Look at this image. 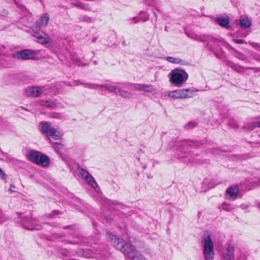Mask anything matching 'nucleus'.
<instances>
[{"instance_id":"f257e3e1","label":"nucleus","mask_w":260,"mask_h":260,"mask_svg":"<svg viewBox=\"0 0 260 260\" xmlns=\"http://www.w3.org/2000/svg\"><path fill=\"white\" fill-rule=\"evenodd\" d=\"M109 238L113 246L121 251L125 255H127L128 258L132 260H145L144 257L136 250L134 246L126 243L122 239L111 234L109 235Z\"/></svg>"},{"instance_id":"f03ea898","label":"nucleus","mask_w":260,"mask_h":260,"mask_svg":"<svg viewBox=\"0 0 260 260\" xmlns=\"http://www.w3.org/2000/svg\"><path fill=\"white\" fill-rule=\"evenodd\" d=\"M27 158L30 161L43 167L48 166L50 164L49 158L46 155L35 150L27 153Z\"/></svg>"},{"instance_id":"7ed1b4c3","label":"nucleus","mask_w":260,"mask_h":260,"mask_svg":"<svg viewBox=\"0 0 260 260\" xmlns=\"http://www.w3.org/2000/svg\"><path fill=\"white\" fill-rule=\"evenodd\" d=\"M170 81L178 86H181L188 78V74L184 71L177 68L169 74Z\"/></svg>"},{"instance_id":"20e7f679","label":"nucleus","mask_w":260,"mask_h":260,"mask_svg":"<svg viewBox=\"0 0 260 260\" xmlns=\"http://www.w3.org/2000/svg\"><path fill=\"white\" fill-rule=\"evenodd\" d=\"M203 254L205 260H213L214 258V246L211 237L207 236L202 238Z\"/></svg>"},{"instance_id":"39448f33","label":"nucleus","mask_w":260,"mask_h":260,"mask_svg":"<svg viewBox=\"0 0 260 260\" xmlns=\"http://www.w3.org/2000/svg\"><path fill=\"white\" fill-rule=\"evenodd\" d=\"M20 223L21 226L27 230H40L42 229L41 225L37 223V220L31 217L23 216L21 217Z\"/></svg>"},{"instance_id":"423d86ee","label":"nucleus","mask_w":260,"mask_h":260,"mask_svg":"<svg viewBox=\"0 0 260 260\" xmlns=\"http://www.w3.org/2000/svg\"><path fill=\"white\" fill-rule=\"evenodd\" d=\"M41 133L46 135V137H51L54 140L61 139V135L56 128L52 127L49 123L44 122L42 124Z\"/></svg>"},{"instance_id":"0eeeda50","label":"nucleus","mask_w":260,"mask_h":260,"mask_svg":"<svg viewBox=\"0 0 260 260\" xmlns=\"http://www.w3.org/2000/svg\"><path fill=\"white\" fill-rule=\"evenodd\" d=\"M36 55V52L35 51L26 49L13 53L12 56L18 59L27 60L34 58Z\"/></svg>"},{"instance_id":"6e6552de","label":"nucleus","mask_w":260,"mask_h":260,"mask_svg":"<svg viewBox=\"0 0 260 260\" xmlns=\"http://www.w3.org/2000/svg\"><path fill=\"white\" fill-rule=\"evenodd\" d=\"M80 169L81 170V175L84 178V180L87 183L88 185L94 189L99 188V185L92 176L86 170L82 168Z\"/></svg>"},{"instance_id":"1a4fd4ad","label":"nucleus","mask_w":260,"mask_h":260,"mask_svg":"<svg viewBox=\"0 0 260 260\" xmlns=\"http://www.w3.org/2000/svg\"><path fill=\"white\" fill-rule=\"evenodd\" d=\"M214 20L221 27L226 29L230 28V18L228 15L224 14L222 16L215 17Z\"/></svg>"},{"instance_id":"9d476101","label":"nucleus","mask_w":260,"mask_h":260,"mask_svg":"<svg viewBox=\"0 0 260 260\" xmlns=\"http://www.w3.org/2000/svg\"><path fill=\"white\" fill-rule=\"evenodd\" d=\"M42 89L39 87L30 86L25 90V94L28 96L36 98L39 96L42 93Z\"/></svg>"},{"instance_id":"9b49d317","label":"nucleus","mask_w":260,"mask_h":260,"mask_svg":"<svg viewBox=\"0 0 260 260\" xmlns=\"http://www.w3.org/2000/svg\"><path fill=\"white\" fill-rule=\"evenodd\" d=\"M239 193V189L237 186H231L226 190V198L231 200H235Z\"/></svg>"},{"instance_id":"f8f14e48","label":"nucleus","mask_w":260,"mask_h":260,"mask_svg":"<svg viewBox=\"0 0 260 260\" xmlns=\"http://www.w3.org/2000/svg\"><path fill=\"white\" fill-rule=\"evenodd\" d=\"M34 36L37 39V41L42 44L46 45L51 42V39L46 34L35 32Z\"/></svg>"},{"instance_id":"ddd939ff","label":"nucleus","mask_w":260,"mask_h":260,"mask_svg":"<svg viewBox=\"0 0 260 260\" xmlns=\"http://www.w3.org/2000/svg\"><path fill=\"white\" fill-rule=\"evenodd\" d=\"M234 247L231 245H228L224 250L222 254L223 260H234Z\"/></svg>"},{"instance_id":"4468645a","label":"nucleus","mask_w":260,"mask_h":260,"mask_svg":"<svg viewBox=\"0 0 260 260\" xmlns=\"http://www.w3.org/2000/svg\"><path fill=\"white\" fill-rule=\"evenodd\" d=\"M229 66L233 68L235 71L238 73H241L242 70H254L255 72H260V68H255V67H244L242 66H239L237 64H235L233 62H230Z\"/></svg>"},{"instance_id":"2eb2a0df","label":"nucleus","mask_w":260,"mask_h":260,"mask_svg":"<svg viewBox=\"0 0 260 260\" xmlns=\"http://www.w3.org/2000/svg\"><path fill=\"white\" fill-rule=\"evenodd\" d=\"M197 90L192 88L191 89H183L178 90L180 99H187L192 97L193 95V92Z\"/></svg>"},{"instance_id":"dca6fc26","label":"nucleus","mask_w":260,"mask_h":260,"mask_svg":"<svg viewBox=\"0 0 260 260\" xmlns=\"http://www.w3.org/2000/svg\"><path fill=\"white\" fill-rule=\"evenodd\" d=\"M49 19V15L48 13H45L36 22L35 25L39 28L45 26L47 25Z\"/></svg>"},{"instance_id":"f3484780","label":"nucleus","mask_w":260,"mask_h":260,"mask_svg":"<svg viewBox=\"0 0 260 260\" xmlns=\"http://www.w3.org/2000/svg\"><path fill=\"white\" fill-rule=\"evenodd\" d=\"M201 145V143L199 141H194L192 140H184L181 142L180 146V147H182V150H181V148H180V151L181 152H185L184 150V148L186 146H189L190 147H198Z\"/></svg>"},{"instance_id":"a211bd4d","label":"nucleus","mask_w":260,"mask_h":260,"mask_svg":"<svg viewBox=\"0 0 260 260\" xmlns=\"http://www.w3.org/2000/svg\"><path fill=\"white\" fill-rule=\"evenodd\" d=\"M209 47V50L211 51L214 55L218 58H222L224 56V52L222 48L215 49L209 44L207 45Z\"/></svg>"},{"instance_id":"6ab92c4d","label":"nucleus","mask_w":260,"mask_h":260,"mask_svg":"<svg viewBox=\"0 0 260 260\" xmlns=\"http://www.w3.org/2000/svg\"><path fill=\"white\" fill-rule=\"evenodd\" d=\"M185 33L189 38L196 41H200L201 42H203L205 41L204 38L203 37V35H199L193 32L188 31L187 30L185 31Z\"/></svg>"},{"instance_id":"aec40b11","label":"nucleus","mask_w":260,"mask_h":260,"mask_svg":"<svg viewBox=\"0 0 260 260\" xmlns=\"http://www.w3.org/2000/svg\"><path fill=\"white\" fill-rule=\"evenodd\" d=\"M101 88H105L109 92L114 93L116 94H118V91L120 89L118 87L109 84H102Z\"/></svg>"},{"instance_id":"412c9836","label":"nucleus","mask_w":260,"mask_h":260,"mask_svg":"<svg viewBox=\"0 0 260 260\" xmlns=\"http://www.w3.org/2000/svg\"><path fill=\"white\" fill-rule=\"evenodd\" d=\"M239 21L238 24L242 28H247L251 25V21L247 18H241Z\"/></svg>"},{"instance_id":"4be33fe9","label":"nucleus","mask_w":260,"mask_h":260,"mask_svg":"<svg viewBox=\"0 0 260 260\" xmlns=\"http://www.w3.org/2000/svg\"><path fill=\"white\" fill-rule=\"evenodd\" d=\"M119 83L122 84L123 87H128L129 86H132L134 88V90H136L138 91L142 90L141 88H142V84L132 83L129 82H123Z\"/></svg>"},{"instance_id":"5701e85b","label":"nucleus","mask_w":260,"mask_h":260,"mask_svg":"<svg viewBox=\"0 0 260 260\" xmlns=\"http://www.w3.org/2000/svg\"><path fill=\"white\" fill-rule=\"evenodd\" d=\"M167 61L169 62L179 64H186V62L179 58H175L173 57L168 56L166 58Z\"/></svg>"},{"instance_id":"b1692460","label":"nucleus","mask_w":260,"mask_h":260,"mask_svg":"<svg viewBox=\"0 0 260 260\" xmlns=\"http://www.w3.org/2000/svg\"><path fill=\"white\" fill-rule=\"evenodd\" d=\"M15 4L17 6V7L24 13V15L25 16L31 17V14L29 11L28 10H27L24 6L23 5L20 4L19 3L15 1Z\"/></svg>"},{"instance_id":"393cba45","label":"nucleus","mask_w":260,"mask_h":260,"mask_svg":"<svg viewBox=\"0 0 260 260\" xmlns=\"http://www.w3.org/2000/svg\"><path fill=\"white\" fill-rule=\"evenodd\" d=\"M118 95L124 98L130 99L132 96V93L127 91L120 89L118 91Z\"/></svg>"},{"instance_id":"a878e982","label":"nucleus","mask_w":260,"mask_h":260,"mask_svg":"<svg viewBox=\"0 0 260 260\" xmlns=\"http://www.w3.org/2000/svg\"><path fill=\"white\" fill-rule=\"evenodd\" d=\"M78 20L79 22H85L87 23H91L93 21L92 18L86 16V15H80L78 18Z\"/></svg>"},{"instance_id":"bb28decb","label":"nucleus","mask_w":260,"mask_h":260,"mask_svg":"<svg viewBox=\"0 0 260 260\" xmlns=\"http://www.w3.org/2000/svg\"><path fill=\"white\" fill-rule=\"evenodd\" d=\"M81 84L83 85L86 88L93 89H96L98 87H101V86H102V84H96L90 83H81Z\"/></svg>"},{"instance_id":"cd10ccee","label":"nucleus","mask_w":260,"mask_h":260,"mask_svg":"<svg viewBox=\"0 0 260 260\" xmlns=\"http://www.w3.org/2000/svg\"><path fill=\"white\" fill-rule=\"evenodd\" d=\"M72 5L83 10H88V5H85L82 2L78 1H76L74 3H72Z\"/></svg>"},{"instance_id":"c85d7f7f","label":"nucleus","mask_w":260,"mask_h":260,"mask_svg":"<svg viewBox=\"0 0 260 260\" xmlns=\"http://www.w3.org/2000/svg\"><path fill=\"white\" fill-rule=\"evenodd\" d=\"M219 208L222 209L225 211H230L232 209H233L234 208V207L230 204H228L225 203H223L219 207Z\"/></svg>"},{"instance_id":"c756f323","label":"nucleus","mask_w":260,"mask_h":260,"mask_svg":"<svg viewBox=\"0 0 260 260\" xmlns=\"http://www.w3.org/2000/svg\"><path fill=\"white\" fill-rule=\"evenodd\" d=\"M141 89L142 90L148 92H152L154 91V89L151 85L142 84Z\"/></svg>"},{"instance_id":"7c9ffc66","label":"nucleus","mask_w":260,"mask_h":260,"mask_svg":"<svg viewBox=\"0 0 260 260\" xmlns=\"http://www.w3.org/2000/svg\"><path fill=\"white\" fill-rule=\"evenodd\" d=\"M235 54L234 55V56L236 58L242 60H246V57L244 54L237 50H235Z\"/></svg>"},{"instance_id":"2f4dec72","label":"nucleus","mask_w":260,"mask_h":260,"mask_svg":"<svg viewBox=\"0 0 260 260\" xmlns=\"http://www.w3.org/2000/svg\"><path fill=\"white\" fill-rule=\"evenodd\" d=\"M203 37L204 38V39L205 40L204 42L210 41V42L215 43L217 41V39L211 36L203 35Z\"/></svg>"},{"instance_id":"473e14b6","label":"nucleus","mask_w":260,"mask_h":260,"mask_svg":"<svg viewBox=\"0 0 260 260\" xmlns=\"http://www.w3.org/2000/svg\"><path fill=\"white\" fill-rule=\"evenodd\" d=\"M168 95L169 97L173 99H180L178 90L171 91L169 93Z\"/></svg>"},{"instance_id":"72a5a7b5","label":"nucleus","mask_w":260,"mask_h":260,"mask_svg":"<svg viewBox=\"0 0 260 260\" xmlns=\"http://www.w3.org/2000/svg\"><path fill=\"white\" fill-rule=\"evenodd\" d=\"M256 121H253L251 122H249L247 123L245 126L244 128H247L248 130L252 131L254 128L257 127L256 126L254 125L253 123H255Z\"/></svg>"},{"instance_id":"f704fd0d","label":"nucleus","mask_w":260,"mask_h":260,"mask_svg":"<svg viewBox=\"0 0 260 260\" xmlns=\"http://www.w3.org/2000/svg\"><path fill=\"white\" fill-rule=\"evenodd\" d=\"M197 125V123L194 122H189L185 126V128L187 130L191 129Z\"/></svg>"},{"instance_id":"c9c22d12","label":"nucleus","mask_w":260,"mask_h":260,"mask_svg":"<svg viewBox=\"0 0 260 260\" xmlns=\"http://www.w3.org/2000/svg\"><path fill=\"white\" fill-rule=\"evenodd\" d=\"M52 146L55 150L57 151L62 147L63 145L60 143L54 142L52 144Z\"/></svg>"},{"instance_id":"e433bc0d","label":"nucleus","mask_w":260,"mask_h":260,"mask_svg":"<svg viewBox=\"0 0 260 260\" xmlns=\"http://www.w3.org/2000/svg\"><path fill=\"white\" fill-rule=\"evenodd\" d=\"M250 58L260 61V56L255 53H252L250 55Z\"/></svg>"},{"instance_id":"4c0bfd02","label":"nucleus","mask_w":260,"mask_h":260,"mask_svg":"<svg viewBox=\"0 0 260 260\" xmlns=\"http://www.w3.org/2000/svg\"><path fill=\"white\" fill-rule=\"evenodd\" d=\"M249 44L253 48L260 51V44L253 42H249Z\"/></svg>"},{"instance_id":"58836bf2","label":"nucleus","mask_w":260,"mask_h":260,"mask_svg":"<svg viewBox=\"0 0 260 260\" xmlns=\"http://www.w3.org/2000/svg\"><path fill=\"white\" fill-rule=\"evenodd\" d=\"M7 220V218L4 215L3 212L0 210V223L3 222Z\"/></svg>"},{"instance_id":"ea45409f","label":"nucleus","mask_w":260,"mask_h":260,"mask_svg":"<svg viewBox=\"0 0 260 260\" xmlns=\"http://www.w3.org/2000/svg\"><path fill=\"white\" fill-rule=\"evenodd\" d=\"M233 41L236 44H246V42L244 40L242 39H234Z\"/></svg>"},{"instance_id":"a19ab883","label":"nucleus","mask_w":260,"mask_h":260,"mask_svg":"<svg viewBox=\"0 0 260 260\" xmlns=\"http://www.w3.org/2000/svg\"><path fill=\"white\" fill-rule=\"evenodd\" d=\"M46 103L47 104V106H48L49 107H54L55 105V103L53 102H51V101H46Z\"/></svg>"},{"instance_id":"79ce46f5","label":"nucleus","mask_w":260,"mask_h":260,"mask_svg":"<svg viewBox=\"0 0 260 260\" xmlns=\"http://www.w3.org/2000/svg\"><path fill=\"white\" fill-rule=\"evenodd\" d=\"M0 177L3 179H5L6 178V175L3 172L2 169L0 168Z\"/></svg>"},{"instance_id":"37998d69","label":"nucleus","mask_w":260,"mask_h":260,"mask_svg":"<svg viewBox=\"0 0 260 260\" xmlns=\"http://www.w3.org/2000/svg\"><path fill=\"white\" fill-rule=\"evenodd\" d=\"M140 19L143 21H146L149 19V16L148 15H146L145 17H141Z\"/></svg>"},{"instance_id":"c03bdc74","label":"nucleus","mask_w":260,"mask_h":260,"mask_svg":"<svg viewBox=\"0 0 260 260\" xmlns=\"http://www.w3.org/2000/svg\"><path fill=\"white\" fill-rule=\"evenodd\" d=\"M241 208L243 209H247L249 208V205L242 204L241 205Z\"/></svg>"},{"instance_id":"a18cd8bd","label":"nucleus","mask_w":260,"mask_h":260,"mask_svg":"<svg viewBox=\"0 0 260 260\" xmlns=\"http://www.w3.org/2000/svg\"><path fill=\"white\" fill-rule=\"evenodd\" d=\"M113 187L115 188V189H118L119 187V186L117 184H116L114 182H113Z\"/></svg>"},{"instance_id":"49530a36","label":"nucleus","mask_w":260,"mask_h":260,"mask_svg":"<svg viewBox=\"0 0 260 260\" xmlns=\"http://www.w3.org/2000/svg\"><path fill=\"white\" fill-rule=\"evenodd\" d=\"M253 124L256 127H260V121H256L255 123Z\"/></svg>"},{"instance_id":"de8ad7c7","label":"nucleus","mask_w":260,"mask_h":260,"mask_svg":"<svg viewBox=\"0 0 260 260\" xmlns=\"http://www.w3.org/2000/svg\"><path fill=\"white\" fill-rule=\"evenodd\" d=\"M133 19L134 20L135 23H137L140 21V19L137 17H134Z\"/></svg>"},{"instance_id":"09e8293b","label":"nucleus","mask_w":260,"mask_h":260,"mask_svg":"<svg viewBox=\"0 0 260 260\" xmlns=\"http://www.w3.org/2000/svg\"><path fill=\"white\" fill-rule=\"evenodd\" d=\"M12 188H15V186L14 185H11V186H10V188L9 189V191L10 192H13V191L12 190Z\"/></svg>"},{"instance_id":"8fccbe9b","label":"nucleus","mask_w":260,"mask_h":260,"mask_svg":"<svg viewBox=\"0 0 260 260\" xmlns=\"http://www.w3.org/2000/svg\"><path fill=\"white\" fill-rule=\"evenodd\" d=\"M233 127L237 128L238 127V125L237 124H234L232 125Z\"/></svg>"},{"instance_id":"3c124183","label":"nucleus","mask_w":260,"mask_h":260,"mask_svg":"<svg viewBox=\"0 0 260 260\" xmlns=\"http://www.w3.org/2000/svg\"><path fill=\"white\" fill-rule=\"evenodd\" d=\"M75 82L77 83L76 85H81V83H82V82H80L79 80L76 81Z\"/></svg>"},{"instance_id":"603ef678","label":"nucleus","mask_w":260,"mask_h":260,"mask_svg":"<svg viewBox=\"0 0 260 260\" xmlns=\"http://www.w3.org/2000/svg\"><path fill=\"white\" fill-rule=\"evenodd\" d=\"M70 228H71L70 225H68V226L63 227V228L64 229H70Z\"/></svg>"},{"instance_id":"864d4df0","label":"nucleus","mask_w":260,"mask_h":260,"mask_svg":"<svg viewBox=\"0 0 260 260\" xmlns=\"http://www.w3.org/2000/svg\"><path fill=\"white\" fill-rule=\"evenodd\" d=\"M243 61H245L246 62L250 63V60L248 59L247 58L246 60H244Z\"/></svg>"},{"instance_id":"5fc2aeb1","label":"nucleus","mask_w":260,"mask_h":260,"mask_svg":"<svg viewBox=\"0 0 260 260\" xmlns=\"http://www.w3.org/2000/svg\"><path fill=\"white\" fill-rule=\"evenodd\" d=\"M153 14H154V16H155V20H157V15H156V13H155V12H153Z\"/></svg>"},{"instance_id":"6e6d98bb","label":"nucleus","mask_w":260,"mask_h":260,"mask_svg":"<svg viewBox=\"0 0 260 260\" xmlns=\"http://www.w3.org/2000/svg\"><path fill=\"white\" fill-rule=\"evenodd\" d=\"M95 41H96V38H92V42H95Z\"/></svg>"},{"instance_id":"4d7b16f0","label":"nucleus","mask_w":260,"mask_h":260,"mask_svg":"<svg viewBox=\"0 0 260 260\" xmlns=\"http://www.w3.org/2000/svg\"><path fill=\"white\" fill-rule=\"evenodd\" d=\"M194 159V158H188V160H189V161H192Z\"/></svg>"},{"instance_id":"13d9d810","label":"nucleus","mask_w":260,"mask_h":260,"mask_svg":"<svg viewBox=\"0 0 260 260\" xmlns=\"http://www.w3.org/2000/svg\"><path fill=\"white\" fill-rule=\"evenodd\" d=\"M257 207L260 209V203L257 204Z\"/></svg>"},{"instance_id":"bf43d9fd","label":"nucleus","mask_w":260,"mask_h":260,"mask_svg":"<svg viewBox=\"0 0 260 260\" xmlns=\"http://www.w3.org/2000/svg\"><path fill=\"white\" fill-rule=\"evenodd\" d=\"M122 45H123V46H125L126 44H125V42H124V41H123V42H122Z\"/></svg>"},{"instance_id":"052dcab7","label":"nucleus","mask_w":260,"mask_h":260,"mask_svg":"<svg viewBox=\"0 0 260 260\" xmlns=\"http://www.w3.org/2000/svg\"><path fill=\"white\" fill-rule=\"evenodd\" d=\"M148 178H152V176L148 175Z\"/></svg>"},{"instance_id":"680f3d73","label":"nucleus","mask_w":260,"mask_h":260,"mask_svg":"<svg viewBox=\"0 0 260 260\" xmlns=\"http://www.w3.org/2000/svg\"><path fill=\"white\" fill-rule=\"evenodd\" d=\"M143 14H144V13H143V12H141L140 13V15H141V16H142V15Z\"/></svg>"},{"instance_id":"e2e57ef3","label":"nucleus","mask_w":260,"mask_h":260,"mask_svg":"<svg viewBox=\"0 0 260 260\" xmlns=\"http://www.w3.org/2000/svg\"><path fill=\"white\" fill-rule=\"evenodd\" d=\"M143 168L144 169H145L146 168V166L145 165V166H143Z\"/></svg>"},{"instance_id":"0e129e2a","label":"nucleus","mask_w":260,"mask_h":260,"mask_svg":"<svg viewBox=\"0 0 260 260\" xmlns=\"http://www.w3.org/2000/svg\"><path fill=\"white\" fill-rule=\"evenodd\" d=\"M17 214L18 215H21L22 213L21 212H20V213H17Z\"/></svg>"},{"instance_id":"69168bd1","label":"nucleus","mask_w":260,"mask_h":260,"mask_svg":"<svg viewBox=\"0 0 260 260\" xmlns=\"http://www.w3.org/2000/svg\"><path fill=\"white\" fill-rule=\"evenodd\" d=\"M94 63L95 64H96V61H94Z\"/></svg>"},{"instance_id":"338daca9","label":"nucleus","mask_w":260,"mask_h":260,"mask_svg":"<svg viewBox=\"0 0 260 260\" xmlns=\"http://www.w3.org/2000/svg\"><path fill=\"white\" fill-rule=\"evenodd\" d=\"M75 63L77 64L78 66H80V64H78L77 62H75Z\"/></svg>"},{"instance_id":"774afa93","label":"nucleus","mask_w":260,"mask_h":260,"mask_svg":"<svg viewBox=\"0 0 260 260\" xmlns=\"http://www.w3.org/2000/svg\"><path fill=\"white\" fill-rule=\"evenodd\" d=\"M69 243L73 244V242H69Z\"/></svg>"}]
</instances>
